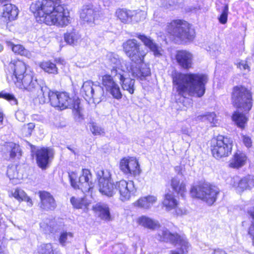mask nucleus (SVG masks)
<instances>
[{
  "label": "nucleus",
  "instance_id": "f257e3e1",
  "mask_svg": "<svg viewBox=\"0 0 254 254\" xmlns=\"http://www.w3.org/2000/svg\"><path fill=\"white\" fill-rule=\"evenodd\" d=\"M60 3V0H36L31 4L30 10L40 22L64 27L71 23V18L68 9Z\"/></svg>",
  "mask_w": 254,
  "mask_h": 254
},
{
  "label": "nucleus",
  "instance_id": "f03ea898",
  "mask_svg": "<svg viewBox=\"0 0 254 254\" xmlns=\"http://www.w3.org/2000/svg\"><path fill=\"white\" fill-rule=\"evenodd\" d=\"M208 81L207 76L200 73H182L175 72L173 75V83L178 95L183 97L185 106L191 104L188 97H201L205 92V85Z\"/></svg>",
  "mask_w": 254,
  "mask_h": 254
},
{
  "label": "nucleus",
  "instance_id": "7ed1b4c3",
  "mask_svg": "<svg viewBox=\"0 0 254 254\" xmlns=\"http://www.w3.org/2000/svg\"><path fill=\"white\" fill-rule=\"evenodd\" d=\"M28 66L22 61L12 60L6 68V75L8 82H12L22 91H33L38 86L33 71L27 70Z\"/></svg>",
  "mask_w": 254,
  "mask_h": 254
},
{
  "label": "nucleus",
  "instance_id": "20e7f679",
  "mask_svg": "<svg viewBox=\"0 0 254 254\" xmlns=\"http://www.w3.org/2000/svg\"><path fill=\"white\" fill-rule=\"evenodd\" d=\"M143 66L138 67L133 66L127 69L126 66L122 69V72H117V70H112V75L120 80V84L124 90L127 91L130 94L134 93V80L129 77L130 74L134 77L143 80L146 76L150 75L151 71L148 64H143Z\"/></svg>",
  "mask_w": 254,
  "mask_h": 254
},
{
  "label": "nucleus",
  "instance_id": "39448f33",
  "mask_svg": "<svg viewBox=\"0 0 254 254\" xmlns=\"http://www.w3.org/2000/svg\"><path fill=\"white\" fill-rule=\"evenodd\" d=\"M156 238L160 241L170 242L180 248L170 251L169 254H187L190 246L186 237L172 233L166 228L158 231Z\"/></svg>",
  "mask_w": 254,
  "mask_h": 254
},
{
  "label": "nucleus",
  "instance_id": "423d86ee",
  "mask_svg": "<svg viewBox=\"0 0 254 254\" xmlns=\"http://www.w3.org/2000/svg\"><path fill=\"white\" fill-rule=\"evenodd\" d=\"M166 30L169 33L184 42L192 40L195 35L194 30L190 27V24L181 19L173 20L168 23Z\"/></svg>",
  "mask_w": 254,
  "mask_h": 254
},
{
  "label": "nucleus",
  "instance_id": "0eeeda50",
  "mask_svg": "<svg viewBox=\"0 0 254 254\" xmlns=\"http://www.w3.org/2000/svg\"><path fill=\"white\" fill-rule=\"evenodd\" d=\"M140 46V43L134 39H128L123 44L125 54L136 64L135 66L138 67L143 66V64H146L144 63V60L146 53L141 50Z\"/></svg>",
  "mask_w": 254,
  "mask_h": 254
},
{
  "label": "nucleus",
  "instance_id": "6e6552de",
  "mask_svg": "<svg viewBox=\"0 0 254 254\" xmlns=\"http://www.w3.org/2000/svg\"><path fill=\"white\" fill-rule=\"evenodd\" d=\"M232 100L234 106L245 112H249L252 107L251 92L243 86L234 87Z\"/></svg>",
  "mask_w": 254,
  "mask_h": 254
},
{
  "label": "nucleus",
  "instance_id": "1a4fd4ad",
  "mask_svg": "<svg viewBox=\"0 0 254 254\" xmlns=\"http://www.w3.org/2000/svg\"><path fill=\"white\" fill-rule=\"evenodd\" d=\"M190 193L192 196L198 198L209 205H212L217 199L219 190L215 186L203 184L192 187Z\"/></svg>",
  "mask_w": 254,
  "mask_h": 254
},
{
  "label": "nucleus",
  "instance_id": "9d476101",
  "mask_svg": "<svg viewBox=\"0 0 254 254\" xmlns=\"http://www.w3.org/2000/svg\"><path fill=\"white\" fill-rule=\"evenodd\" d=\"M232 140L230 138L222 135L217 136L211 141V150L213 156L220 159L227 157L231 153Z\"/></svg>",
  "mask_w": 254,
  "mask_h": 254
},
{
  "label": "nucleus",
  "instance_id": "9b49d317",
  "mask_svg": "<svg viewBox=\"0 0 254 254\" xmlns=\"http://www.w3.org/2000/svg\"><path fill=\"white\" fill-rule=\"evenodd\" d=\"M71 186L74 189H80L82 192H88L93 187V184L90 181L91 174L88 169H83L82 174L77 179V174L74 172L68 173Z\"/></svg>",
  "mask_w": 254,
  "mask_h": 254
},
{
  "label": "nucleus",
  "instance_id": "f8f14e48",
  "mask_svg": "<svg viewBox=\"0 0 254 254\" xmlns=\"http://www.w3.org/2000/svg\"><path fill=\"white\" fill-rule=\"evenodd\" d=\"M96 176L99 182L100 192L108 197L113 196L116 192V189L110 172L108 170L100 169L97 171Z\"/></svg>",
  "mask_w": 254,
  "mask_h": 254
},
{
  "label": "nucleus",
  "instance_id": "ddd939ff",
  "mask_svg": "<svg viewBox=\"0 0 254 254\" xmlns=\"http://www.w3.org/2000/svg\"><path fill=\"white\" fill-rule=\"evenodd\" d=\"M79 100L78 98H71L66 92H57L52 98V106L59 108L61 110L73 108L76 110L79 107Z\"/></svg>",
  "mask_w": 254,
  "mask_h": 254
},
{
  "label": "nucleus",
  "instance_id": "4468645a",
  "mask_svg": "<svg viewBox=\"0 0 254 254\" xmlns=\"http://www.w3.org/2000/svg\"><path fill=\"white\" fill-rule=\"evenodd\" d=\"M115 189L120 194V200L123 202L129 200L136 192V189L132 181H127L122 180L117 182L115 184Z\"/></svg>",
  "mask_w": 254,
  "mask_h": 254
},
{
  "label": "nucleus",
  "instance_id": "2eb2a0df",
  "mask_svg": "<svg viewBox=\"0 0 254 254\" xmlns=\"http://www.w3.org/2000/svg\"><path fill=\"white\" fill-rule=\"evenodd\" d=\"M228 183L238 192H241L246 190H250L254 187V177L248 175L243 178L234 176L230 178Z\"/></svg>",
  "mask_w": 254,
  "mask_h": 254
},
{
  "label": "nucleus",
  "instance_id": "dca6fc26",
  "mask_svg": "<svg viewBox=\"0 0 254 254\" xmlns=\"http://www.w3.org/2000/svg\"><path fill=\"white\" fill-rule=\"evenodd\" d=\"M84 98L86 100L98 99L103 95V89L100 86L94 85L91 80L83 82L80 90Z\"/></svg>",
  "mask_w": 254,
  "mask_h": 254
},
{
  "label": "nucleus",
  "instance_id": "f3484780",
  "mask_svg": "<svg viewBox=\"0 0 254 254\" xmlns=\"http://www.w3.org/2000/svg\"><path fill=\"white\" fill-rule=\"evenodd\" d=\"M121 171L125 174H130L134 176L139 175L141 170L138 160L134 157H125L123 158L120 164Z\"/></svg>",
  "mask_w": 254,
  "mask_h": 254
},
{
  "label": "nucleus",
  "instance_id": "a211bd4d",
  "mask_svg": "<svg viewBox=\"0 0 254 254\" xmlns=\"http://www.w3.org/2000/svg\"><path fill=\"white\" fill-rule=\"evenodd\" d=\"M107 64L112 67L111 70L112 75L113 70H117V72H122V69H125L126 66L127 67V69L133 66L129 62L124 60L117 54L113 53L108 54Z\"/></svg>",
  "mask_w": 254,
  "mask_h": 254
},
{
  "label": "nucleus",
  "instance_id": "6ab92c4d",
  "mask_svg": "<svg viewBox=\"0 0 254 254\" xmlns=\"http://www.w3.org/2000/svg\"><path fill=\"white\" fill-rule=\"evenodd\" d=\"M112 74H105L102 77V84L106 90L118 100L122 97L119 85L114 81Z\"/></svg>",
  "mask_w": 254,
  "mask_h": 254
},
{
  "label": "nucleus",
  "instance_id": "aec40b11",
  "mask_svg": "<svg viewBox=\"0 0 254 254\" xmlns=\"http://www.w3.org/2000/svg\"><path fill=\"white\" fill-rule=\"evenodd\" d=\"M54 153L51 149L49 148H41L36 152V161L38 166L43 170L46 169L53 158Z\"/></svg>",
  "mask_w": 254,
  "mask_h": 254
},
{
  "label": "nucleus",
  "instance_id": "412c9836",
  "mask_svg": "<svg viewBox=\"0 0 254 254\" xmlns=\"http://www.w3.org/2000/svg\"><path fill=\"white\" fill-rule=\"evenodd\" d=\"M116 14L121 21L124 23H129L132 22L134 16L136 17H140L139 20H141L144 19L146 15V13L144 11H140L135 13L134 11L124 8L117 9Z\"/></svg>",
  "mask_w": 254,
  "mask_h": 254
},
{
  "label": "nucleus",
  "instance_id": "4be33fe9",
  "mask_svg": "<svg viewBox=\"0 0 254 254\" xmlns=\"http://www.w3.org/2000/svg\"><path fill=\"white\" fill-rule=\"evenodd\" d=\"M176 59L178 64L184 69L191 67L193 61V55L189 51L180 50L177 52Z\"/></svg>",
  "mask_w": 254,
  "mask_h": 254
},
{
  "label": "nucleus",
  "instance_id": "5701e85b",
  "mask_svg": "<svg viewBox=\"0 0 254 254\" xmlns=\"http://www.w3.org/2000/svg\"><path fill=\"white\" fill-rule=\"evenodd\" d=\"M97 11L95 10L92 5H84L80 12V18L84 22L90 25L94 24Z\"/></svg>",
  "mask_w": 254,
  "mask_h": 254
},
{
  "label": "nucleus",
  "instance_id": "b1692460",
  "mask_svg": "<svg viewBox=\"0 0 254 254\" xmlns=\"http://www.w3.org/2000/svg\"><path fill=\"white\" fill-rule=\"evenodd\" d=\"M135 36L142 42L146 47L152 52L155 56L159 57L161 55V48L150 37L140 33H136Z\"/></svg>",
  "mask_w": 254,
  "mask_h": 254
},
{
  "label": "nucleus",
  "instance_id": "393cba45",
  "mask_svg": "<svg viewBox=\"0 0 254 254\" xmlns=\"http://www.w3.org/2000/svg\"><path fill=\"white\" fill-rule=\"evenodd\" d=\"M40 207L46 210H53L56 207V203L53 196L48 192L40 191Z\"/></svg>",
  "mask_w": 254,
  "mask_h": 254
},
{
  "label": "nucleus",
  "instance_id": "a878e982",
  "mask_svg": "<svg viewBox=\"0 0 254 254\" xmlns=\"http://www.w3.org/2000/svg\"><path fill=\"white\" fill-rule=\"evenodd\" d=\"M157 201V196L148 195L140 197L133 203V205L143 209H150Z\"/></svg>",
  "mask_w": 254,
  "mask_h": 254
},
{
  "label": "nucleus",
  "instance_id": "bb28decb",
  "mask_svg": "<svg viewBox=\"0 0 254 254\" xmlns=\"http://www.w3.org/2000/svg\"><path fill=\"white\" fill-rule=\"evenodd\" d=\"M247 159V156L245 153L237 152L230 160L229 166L232 168L239 169L246 164Z\"/></svg>",
  "mask_w": 254,
  "mask_h": 254
},
{
  "label": "nucleus",
  "instance_id": "cd10ccee",
  "mask_svg": "<svg viewBox=\"0 0 254 254\" xmlns=\"http://www.w3.org/2000/svg\"><path fill=\"white\" fill-rule=\"evenodd\" d=\"M171 186L173 190L184 197L187 192L186 184L178 176L174 177L171 180Z\"/></svg>",
  "mask_w": 254,
  "mask_h": 254
},
{
  "label": "nucleus",
  "instance_id": "c85d7f7f",
  "mask_svg": "<svg viewBox=\"0 0 254 254\" xmlns=\"http://www.w3.org/2000/svg\"><path fill=\"white\" fill-rule=\"evenodd\" d=\"M2 16L9 21L15 20L18 14V9L14 4L8 3L2 6Z\"/></svg>",
  "mask_w": 254,
  "mask_h": 254
},
{
  "label": "nucleus",
  "instance_id": "c756f323",
  "mask_svg": "<svg viewBox=\"0 0 254 254\" xmlns=\"http://www.w3.org/2000/svg\"><path fill=\"white\" fill-rule=\"evenodd\" d=\"M7 175L12 183L14 184L19 183L20 180L23 179V175L19 172L17 166L16 165H11L8 167Z\"/></svg>",
  "mask_w": 254,
  "mask_h": 254
},
{
  "label": "nucleus",
  "instance_id": "7c9ffc66",
  "mask_svg": "<svg viewBox=\"0 0 254 254\" xmlns=\"http://www.w3.org/2000/svg\"><path fill=\"white\" fill-rule=\"evenodd\" d=\"M137 222L139 225L151 230H154L159 226L158 221L144 215L139 217Z\"/></svg>",
  "mask_w": 254,
  "mask_h": 254
},
{
  "label": "nucleus",
  "instance_id": "2f4dec72",
  "mask_svg": "<svg viewBox=\"0 0 254 254\" xmlns=\"http://www.w3.org/2000/svg\"><path fill=\"white\" fill-rule=\"evenodd\" d=\"M163 205L166 210L171 211L179 205V201L173 193H167L165 195Z\"/></svg>",
  "mask_w": 254,
  "mask_h": 254
},
{
  "label": "nucleus",
  "instance_id": "473e14b6",
  "mask_svg": "<svg viewBox=\"0 0 254 254\" xmlns=\"http://www.w3.org/2000/svg\"><path fill=\"white\" fill-rule=\"evenodd\" d=\"M64 39L66 43L70 45H77L80 41L81 36L78 32L75 30L67 32L64 36Z\"/></svg>",
  "mask_w": 254,
  "mask_h": 254
},
{
  "label": "nucleus",
  "instance_id": "72a5a7b5",
  "mask_svg": "<svg viewBox=\"0 0 254 254\" xmlns=\"http://www.w3.org/2000/svg\"><path fill=\"white\" fill-rule=\"evenodd\" d=\"M7 46L11 49L12 51L16 54L30 58L31 56L30 52L20 44L14 45L10 41L6 42Z\"/></svg>",
  "mask_w": 254,
  "mask_h": 254
},
{
  "label": "nucleus",
  "instance_id": "f704fd0d",
  "mask_svg": "<svg viewBox=\"0 0 254 254\" xmlns=\"http://www.w3.org/2000/svg\"><path fill=\"white\" fill-rule=\"evenodd\" d=\"M41 230L47 234H55L57 232V224L53 221L46 220L40 224Z\"/></svg>",
  "mask_w": 254,
  "mask_h": 254
},
{
  "label": "nucleus",
  "instance_id": "c9c22d12",
  "mask_svg": "<svg viewBox=\"0 0 254 254\" xmlns=\"http://www.w3.org/2000/svg\"><path fill=\"white\" fill-rule=\"evenodd\" d=\"M232 119L235 124L241 128H245L248 120V118L244 114L237 111L233 113Z\"/></svg>",
  "mask_w": 254,
  "mask_h": 254
},
{
  "label": "nucleus",
  "instance_id": "e433bc0d",
  "mask_svg": "<svg viewBox=\"0 0 254 254\" xmlns=\"http://www.w3.org/2000/svg\"><path fill=\"white\" fill-rule=\"evenodd\" d=\"M70 202L75 208L83 209H87L91 203L90 201L88 200L86 197L83 198L72 197L70 199Z\"/></svg>",
  "mask_w": 254,
  "mask_h": 254
},
{
  "label": "nucleus",
  "instance_id": "4c0bfd02",
  "mask_svg": "<svg viewBox=\"0 0 254 254\" xmlns=\"http://www.w3.org/2000/svg\"><path fill=\"white\" fill-rule=\"evenodd\" d=\"M12 196L19 201H25L27 203V205L31 207L33 205L32 199L27 195L26 193L21 189H16L14 192L12 193Z\"/></svg>",
  "mask_w": 254,
  "mask_h": 254
},
{
  "label": "nucleus",
  "instance_id": "58836bf2",
  "mask_svg": "<svg viewBox=\"0 0 254 254\" xmlns=\"http://www.w3.org/2000/svg\"><path fill=\"white\" fill-rule=\"evenodd\" d=\"M39 66L45 72L49 74H57L59 73L58 68L56 64L49 61L41 62Z\"/></svg>",
  "mask_w": 254,
  "mask_h": 254
},
{
  "label": "nucleus",
  "instance_id": "ea45409f",
  "mask_svg": "<svg viewBox=\"0 0 254 254\" xmlns=\"http://www.w3.org/2000/svg\"><path fill=\"white\" fill-rule=\"evenodd\" d=\"M6 148L7 150L9 151L11 158L21 156V150L18 144L13 142H9L6 144Z\"/></svg>",
  "mask_w": 254,
  "mask_h": 254
},
{
  "label": "nucleus",
  "instance_id": "a19ab883",
  "mask_svg": "<svg viewBox=\"0 0 254 254\" xmlns=\"http://www.w3.org/2000/svg\"><path fill=\"white\" fill-rule=\"evenodd\" d=\"M41 91L42 93L43 99L40 101L43 103L50 101L51 104H52V98L54 95H56L57 92L51 91L47 87H42L41 88Z\"/></svg>",
  "mask_w": 254,
  "mask_h": 254
},
{
  "label": "nucleus",
  "instance_id": "79ce46f5",
  "mask_svg": "<svg viewBox=\"0 0 254 254\" xmlns=\"http://www.w3.org/2000/svg\"><path fill=\"white\" fill-rule=\"evenodd\" d=\"M200 120L202 122H206L209 123L211 126H217L219 124L216 115L214 113H209L206 115L200 117Z\"/></svg>",
  "mask_w": 254,
  "mask_h": 254
},
{
  "label": "nucleus",
  "instance_id": "37998d69",
  "mask_svg": "<svg viewBox=\"0 0 254 254\" xmlns=\"http://www.w3.org/2000/svg\"><path fill=\"white\" fill-rule=\"evenodd\" d=\"M73 237V234L72 232L63 231L60 234L59 242L62 246H64L71 242Z\"/></svg>",
  "mask_w": 254,
  "mask_h": 254
},
{
  "label": "nucleus",
  "instance_id": "c03bdc74",
  "mask_svg": "<svg viewBox=\"0 0 254 254\" xmlns=\"http://www.w3.org/2000/svg\"><path fill=\"white\" fill-rule=\"evenodd\" d=\"M38 254H54L53 245L51 243L42 244L37 249Z\"/></svg>",
  "mask_w": 254,
  "mask_h": 254
},
{
  "label": "nucleus",
  "instance_id": "a18cd8bd",
  "mask_svg": "<svg viewBox=\"0 0 254 254\" xmlns=\"http://www.w3.org/2000/svg\"><path fill=\"white\" fill-rule=\"evenodd\" d=\"M97 209L100 212V216L101 219L106 221L111 220V215L109 207L104 205H99Z\"/></svg>",
  "mask_w": 254,
  "mask_h": 254
},
{
  "label": "nucleus",
  "instance_id": "49530a36",
  "mask_svg": "<svg viewBox=\"0 0 254 254\" xmlns=\"http://www.w3.org/2000/svg\"><path fill=\"white\" fill-rule=\"evenodd\" d=\"M0 98L7 100L12 105H16L18 104V101L15 96L12 94L2 91L0 92Z\"/></svg>",
  "mask_w": 254,
  "mask_h": 254
},
{
  "label": "nucleus",
  "instance_id": "de8ad7c7",
  "mask_svg": "<svg viewBox=\"0 0 254 254\" xmlns=\"http://www.w3.org/2000/svg\"><path fill=\"white\" fill-rule=\"evenodd\" d=\"M35 127L34 123H30L24 125L21 128V133L24 136H30Z\"/></svg>",
  "mask_w": 254,
  "mask_h": 254
},
{
  "label": "nucleus",
  "instance_id": "09e8293b",
  "mask_svg": "<svg viewBox=\"0 0 254 254\" xmlns=\"http://www.w3.org/2000/svg\"><path fill=\"white\" fill-rule=\"evenodd\" d=\"M249 213L254 219V221L249 228L248 233L252 240L253 245L254 246V207L251 208L249 210Z\"/></svg>",
  "mask_w": 254,
  "mask_h": 254
},
{
  "label": "nucleus",
  "instance_id": "8fccbe9b",
  "mask_svg": "<svg viewBox=\"0 0 254 254\" xmlns=\"http://www.w3.org/2000/svg\"><path fill=\"white\" fill-rule=\"evenodd\" d=\"M228 5L226 4L223 9L222 13L218 18L219 21L220 23L222 24L226 23L228 18Z\"/></svg>",
  "mask_w": 254,
  "mask_h": 254
},
{
  "label": "nucleus",
  "instance_id": "3c124183",
  "mask_svg": "<svg viewBox=\"0 0 254 254\" xmlns=\"http://www.w3.org/2000/svg\"><path fill=\"white\" fill-rule=\"evenodd\" d=\"M90 130L94 135H102L104 133V129L97 126L95 123H92L90 126Z\"/></svg>",
  "mask_w": 254,
  "mask_h": 254
},
{
  "label": "nucleus",
  "instance_id": "603ef678",
  "mask_svg": "<svg viewBox=\"0 0 254 254\" xmlns=\"http://www.w3.org/2000/svg\"><path fill=\"white\" fill-rule=\"evenodd\" d=\"M237 65L238 68L245 72H249L250 70L249 66L246 61H241L237 64Z\"/></svg>",
  "mask_w": 254,
  "mask_h": 254
},
{
  "label": "nucleus",
  "instance_id": "864d4df0",
  "mask_svg": "<svg viewBox=\"0 0 254 254\" xmlns=\"http://www.w3.org/2000/svg\"><path fill=\"white\" fill-rule=\"evenodd\" d=\"M242 139L243 143L247 148H249L252 146V140L249 136L243 135L242 136Z\"/></svg>",
  "mask_w": 254,
  "mask_h": 254
},
{
  "label": "nucleus",
  "instance_id": "5fc2aeb1",
  "mask_svg": "<svg viewBox=\"0 0 254 254\" xmlns=\"http://www.w3.org/2000/svg\"><path fill=\"white\" fill-rule=\"evenodd\" d=\"M15 117L17 120L21 122H23L25 120V115L22 111L16 112Z\"/></svg>",
  "mask_w": 254,
  "mask_h": 254
},
{
  "label": "nucleus",
  "instance_id": "6e6d98bb",
  "mask_svg": "<svg viewBox=\"0 0 254 254\" xmlns=\"http://www.w3.org/2000/svg\"><path fill=\"white\" fill-rule=\"evenodd\" d=\"M207 253L208 254H227L225 251L220 249L215 250L208 249Z\"/></svg>",
  "mask_w": 254,
  "mask_h": 254
},
{
  "label": "nucleus",
  "instance_id": "4d7b16f0",
  "mask_svg": "<svg viewBox=\"0 0 254 254\" xmlns=\"http://www.w3.org/2000/svg\"><path fill=\"white\" fill-rule=\"evenodd\" d=\"M177 215H182L186 213V210L185 208H181L178 205L176 208L174 209Z\"/></svg>",
  "mask_w": 254,
  "mask_h": 254
},
{
  "label": "nucleus",
  "instance_id": "13d9d810",
  "mask_svg": "<svg viewBox=\"0 0 254 254\" xmlns=\"http://www.w3.org/2000/svg\"><path fill=\"white\" fill-rule=\"evenodd\" d=\"M181 131L183 134L188 135H190V128L186 127H183L181 129Z\"/></svg>",
  "mask_w": 254,
  "mask_h": 254
},
{
  "label": "nucleus",
  "instance_id": "bf43d9fd",
  "mask_svg": "<svg viewBox=\"0 0 254 254\" xmlns=\"http://www.w3.org/2000/svg\"><path fill=\"white\" fill-rule=\"evenodd\" d=\"M3 119V112L1 109H0V123H2Z\"/></svg>",
  "mask_w": 254,
  "mask_h": 254
},
{
  "label": "nucleus",
  "instance_id": "052dcab7",
  "mask_svg": "<svg viewBox=\"0 0 254 254\" xmlns=\"http://www.w3.org/2000/svg\"><path fill=\"white\" fill-rule=\"evenodd\" d=\"M181 166H177L175 167V171L176 172H177L178 174L179 173H182L181 172Z\"/></svg>",
  "mask_w": 254,
  "mask_h": 254
},
{
  "label": "nucleus",
  "instance_id": "680f3d73",
  "mask_svg": "<svg viewBox=\"0 0 254 254\" xmlns=\"http://www.w3.org/2000/svg\"><path fill=\"white\" fill-rule=\"evenodd\" d=\"M3 50V46L0 44V52H1Z\"/></svg>",
  "mask_w": 254,
  "mask_h": 254
},
{
  "label": "nucleus",
  "instance_id": "e2e57ef3",
  "mask_svg": "<svg viewBox=\"0 0 254 254\" xmlns=\"http://www.w3.org/2000/svg\"><path fill=\"white\" fill-rule=\"evenodd\" d=\"M210 54L213 57H215V54H213V53H210Z\"/></svg>",
  "mask_w": 254,
  "mask_h": 254
},
{
  "label": "nucleus",
  "instance_id": "0e129e2a",
  "mask_svg": "<svg viewBox=\"0 0 254 254\" xmlns=\"http://www.w3.org/2000/svg\"><path fill=\"white\" fill-rule=\"evenodd\" d=\"M68 149L71 150L72 151H73L72 149H71L69 147H68Z\"/></svg>",
  "mask_w": 254,
  "mask_h": 254
}]
</instances>
